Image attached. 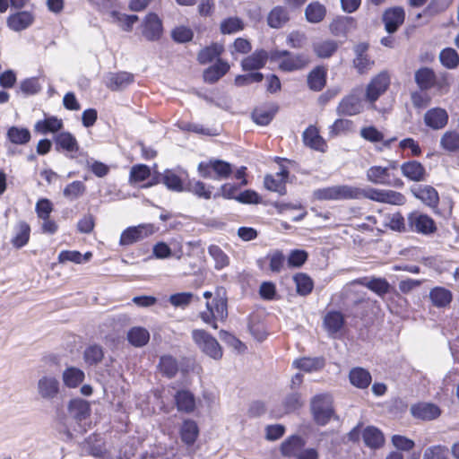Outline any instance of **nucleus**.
I'll return each instance as SVG.
<instances>
[{
    "instance_id": "56",
    "label": "nucleus",
    "mask_w": 459,
    "mask_h": 459,
    "mask_svg": "<svg viewBox=\"0 0 459 459\" xmlns=\"http://www.w3.org/2000/svg\"><path fill=\"white\" fill-rule=\"evenodd\" d=\"M264 187L272 192H276L280 195H285L287 194L286 184L283 179H280L279 178L267 174L264 178Z\"/></svg>"
},
{
    "instance_id": "4",
    "label": "nucleus",
    "mask_w": 459,
    "mask_h": 459,
    "mask_svg": "<svg viewBox=\"0 0 459 459\" xmlns=\"http://www.w3.org/2000/svg\"><path fill=\"white\" fill-rule=\"evenodd\" d=\"M407 221L409 222V232L429 236L437 230L434 219L420 211L411 212L407 215Z\"/></svg>"
},
{
    "instance_id": "42",
    "label": "nucleus",
    "mask_w": 459,
    "mask_h": 459,
    "mask_svg": "<svg viewBox=\"0 0 459 459\" xmlns=\"http://www.w3.org/2000/svg\"><path fill=\"white\" fill-rule=\"evenodd\" d=\"M6 136L12 143L18 145L27 144L31 139V134L28 128L16 126L8 128Z\"/></svg>"
},
{
    "instance_id": "31",
    "label": "nucleus",
    "mask_w": 459,
    "mask_h": 459,
    "mask_svg": "<svg viewBox=\"0 0 459 459\" xmlns=\"http://www.w3.org/2000/svg\"><path fill=\"white\" fill-rule=\"evenodd\" d=\"M292 366L305 372L318 371L325 368V359L324 357H303L295 359Z\"/></svg>"
},
{
    "instance_id": "14",
    "label": "nucleus",
    "mask_w": 459,
    "mask_h": 459,
    "mask_svg": "<svg viewBox=\"0 0 459 459\" xmlns=\"http://www.w3.org/2000/svg\"><path fill=\"white\" fill-rule=\"evenodd\" d=\"M369 44L368 42H360L353 47L355 57L352 61L353 66L358 73L362 74L371 69L375 62L370 59L368 55Z\"/></svg>"
},
{
    "instance_id": "40",
    "label": "nucleus",
    "mask_w": 459,
    "mask_h": 459,
    "mask_svg": "<svg viewBox=\"0 0 459 459\" xmlns=\"http://www.w3.org/2000/svg\"><path fill=\"white\" fill-rule=\"evenodd\" d=\"M324 325L331 334L336 333L344 326L345 318L340 311H330L324 318Z\"/></svg>"
},
{
    "instance_id": "51",
    "label": "nucleus",
    "mask_w": 459,
    "mask_h": 459,
    "mask_svg": "<svg viewBox=\"0 0 459 459\" xmlns=\"http://www.w3.org/2000/svg\"><path fill=\"white\" fill-rule=\"evenodd\" d=\"M159 368L163 376L168 378H173L179 369L178 360L171 355L160 357Z\"/></svg>"
},
{
    "instance_id": "17",
    "label": "nucleus",
    "mask_w": 459,
    "mask_h": 459,
    "mask_svg": "<svg viewBox=\"0 0 459 459\" xmlns=\"http://www.w3.org/2000/svg\"><path fill=\"white\" fill-rule=\"evenodd\" d=\"M411 413L415 419L422 420H432L441 414L440 408L430 403H419L411 405Z\"/></svg>"
},
{
    "instance_id": "7",
    "label": "nucleus",
    "mask_w": 459,
    "mask_h": 459,
    "mask_svg": "<svg viewBox=\"0 0 459 459\" xmlns=\"http://www.w3.org/2000/svg\"><path fill=\"white\" fill-rule=\"evenodd\" d=\"M361 90L354 89L350 94L342 98L336 108V113L340 117H351L362 111Z\"/></svg>"
},
{
    "instance_id": "12",
    "label": "nucleus",
    "mask_w": 459,
    "mask_h": 459,
    "mask_svg": "<svg viewBox=\"0 0 459 459\" xmlns=\"http://www.w3.org/2000/svg\"><path fill=\"white\" fill-rule=\"evenodd\" d=\"M404 20L405 12L402 6L387 8L382 15L385 30L389 34L396 32L400 26L404 22Z\"/></svg>"
},
{
    "instance_id": "1",
    "label": "nucleus",
    "mask_w": 459,
    "mask_h": 459,
    "mask_svg": "<svg viewBox=\"0 0 459 459\" xmlns=\"http://www.w3.org/2000/svg\"><path fill=\"white\" fill-rule=\"evenodd\" d=\"M91 412V403L82 398H74L68 402L67 415L63 411L56 409V420L64 429L59 431L60 433L64 432L65 440L73 438V433L69 429L73 424H76L79 428V429H74V430L78 432L85 431L82 422L90 418Z\"/></svg>"
},
{
    "instance_id": "50",
    "label": "nucleus",
    "mask_w": 459,
    "mask_h": 459,
    "mask_svg": "<svg viewBox=\"0 0 459 459\" xmlns=\"http://www.w3.org/2000/svg\"><path fill=\"white\" fill-rule=\"evenodd\" d=\"M368 198L369 200L383 203L384 199V190L368 187L365 189L352 186V195L351 199H361Z\"/></svg>"
},
{
    "instance_id": "2",
    "label": "nucleus",
    "mask_w": 459,
    "mask_h": 459,
    "mask_svg": "<svg viewBox=\"0 0 459 459\" xmlns=\"http://www.w3.org/2000/svg\"><path fill=\"white\" fill-rule=\"evenodd\" d=\"M192 339L195 345L206 356L219 360L222 358V348L218 341L208 332L203 329H195L192 331Z\"/></svg>"
},
{
    "instance_id": "63",
    "label": "nucleus",
    "mask_w": 459,
    "mask_h": 459,
    "mask_svg": "<svg viewBox=\"0 0 459 459\" xmlns=\"http://www.w3.org/2000/svg\"><path fill=\"white\" fill-rule=\"evenodd\" d=\"M282 404L286 413L293 412L303 406L302 396L298 392L290 393L286 395Z\"/></svg>"
},
{
    "instance_id": "13",
    "label": "nucleus",
    "mask_w": 459,
    "mask_h": 459,
    "mask_svg": "<svg viewBox=\"0 0 459 459\" xmlns=\"http://www.w3.org/2000/svg\"><path fill=\"white\" fill-rule=\"evenodd\" d=\"M358 27L357 20L352 16L338 15L329 24L330 32L335 37L347 38L348 34Z\"/></svg>"
},
{
    "instance_id": "44",
    "label": "nucleus",
    "mask_w": 459,
    "mask_h": 459,
    "mask_svg": "<svg viewBox=\"0 0 459 459\" xmlns=\"http://www.w3.org/2000/svg\"><path fill=\"white\" fill-rule=\"evenodd\" d=\"M15 230L16 234L12 238L11 243L15 248L19 249L23 247L29 242L30 227L26 221H21L16 225Z\"/></svg>"
},
{
    "instance_id": "28",
    "label": "nucleus",
    "mask_w": 459,
    "mask_h": 459,
    "mask_svg": "<svg viewBox=\"0 0 459 459\" xmlns=\"http://www.w3.org/2000/svg\"><path fill=\"white\" fill-rule=\"evenodd\" d=\"M309 63L308 56L304 53L294 54L290 58H284L279 64V69L283 72H293L304 69Z\"/></svg>"
},
{
    "instance_id": "20",
    "label": "nucleus",
    "mask_w": 459,
    "mask_h": 459,
    "mask_svg": "<svg viewBox=\"0 0 459 459\" xmlns=\"http://www.w3.org/2000/svg\"><path fill=\"white\" fill-rule=\"evenodd\" d=\"M448 122L447 112L441 108L429 109L424 115V123L427 126L438 130L444 128Z\"/></svg>"
},
{
    "instance_id": "15",
    "label": "nucleus",
    "mask_w": 459,
    "mask_h": 459,
    "mask_svg": "<svg viewBox=\"0 0 459 459\" xmlns=\"http://www.w3.org/2000/svg\"><path fill=\"white\" fill-rule=\"evenodd\" d=\"M410 191L415 198L420 200L425 205L430 208L437 207L439 204V195L437 191L432 186H412L410 188Z\"/></svg>"
},
{
    "instance_id": "9",
    "label": "nucleus",
    "mask_w": 459,
    "mask_h": 459,
    "mask_svg": "<svg viewBox=\"0 0 459 459\" xmlns=\"http://www.w3.org/2000/svg\"><path fill=\"white\" fill-rule=\"evenodd\" d=\"M142 35L148 41H158L163 34L162 21L155 13H149L142 24Z\"/></svg>"
},
{
    "instance_id": "16",
    "label": "nucleus",
    "mask_w": 459,
    "mask_h": 459,
    "mask_svg": "<svg viewBox=\"0 0 459 459\" xmlns=\"http://www.w3.org/2000/svg\"><path fill=\"white\" fill-rule=\"evenodd\" d=\"M356 284L365 286L371 291L375 292L379 297L383 298L385 294L390 293L393 290L390 283L385 278L372 277H362L355 280Z\"/></svg>"
},
{
    "instance_id": "58",
    "label": "nucleus",
    "mask_w": 459,
    "mask_h": 459,
    "mask_svg": "<svg viewBox=\"0 0 459 459\" xmlns=\"http://www.w3.org/2000/svg\"><path fill=\"white\" fill-rule=\"evenodd\" d=\"M390 230L405 233L409 232V222L406 221L401 212H395L389 215V222L385 224Z\"/></svg>"
},
{
    "instance_id": "57",
    "label": "nucleus",
    "mask_w": 459,
    "mask_h": 459,
    "mask_svg": "<svg viewBox=\"0 0 459 459\" xmlns=\"http://www.w3.org/2000/svg\"><path fill=\"white\" fill-rule=\"evenodd\" d=\"M353 129V122L346 118H338L329 127V136L336 137L342 134H348Z\"/></svg>"
},
{
    "instance_id": "29",
    "label": "nucleus",
    "mask_w": 459,
    "mask_h": 459,
    "mask_svg": "<svg viewBox=\"0 0 459 459\" xmlns=\"http://www.w3.org/2000/svg\"><path fill=\"white\" fill-rule=\"evenodd\" d=\"M55 148L57 152L65 151L69 152H77L79 149L76 138L69 132H61L55 134L53 138Z\"/></svg>"
},
{
    "instance_id": "43",
    "label": "nucleus",
    "mask_w": 459,
    "mask_h": 459,
    "mask_svg": "<svg viewBox=\"0 0 459 459\" xmlns=\"http://www.w3.org/2000/svg\"><path fill=\"white\" fill-rule=\"evenodd\" d=\"M199 434V429L196 422L193 420H186L183 421V424L180 429V436L182 441L188 445L192 446L196 441V438Z\"/></svg>"
},
{
    "instance_id": "26",
    "label": "nucleus",
    "mask_w": 459,
    "mask_h": 459,
    "mask_svg": "<svg viewBox=\"0 0 459 459\" xmlns=\"http://www.w3.org/2000/svg\"><path fill=\"white\" fill-rule=\"evenodd\" d=\"M278 111L279 106L275 103H271L268 108L263 107L255 108L251 113V117L256 125L267 126L273 121Z\"/></svg>"
},
{
    "instance_id": "47",
    "label": "nucleus",
    "mask_w": 459,
    "mask_h": 459,
    "mask_svg": "<svg viewBox=\"0 0 459 459\" xmlns=\"http://www.w3.org/2000/svg\"><path fill=\"white\" fill-rule=\"evenodd\" d=\"M296 284V291L299 296L309 295L314 289V281L305 273H298L293 276Z\"/></svg>"
},
{
    "instance_id": "21",
    "label": "nucleus",
    "mask_w": 459,
    "mask_h": 459,
    "mask_svg": "<svg viewBox=\"0 0 459 459\" xmlns=\"http://www.w3.org/2000/svg\"><path fill=\"white\" fill-rule=\"evenodd\" d=\"M402 174L409 180L420 182L426 179L425 167L417 160H409L401 165Z\"/></svg>"
},
{
    "instance_id": "22",
    "label": "nucleus",
    "mask_w": 459,
    "mask_h": 459,
    "mask_svg": "<svg viewBox=\"0 0 459 459\" xmlns=\"http://www.w3.org/2000/svg\"><path fill=\"white\" fill-rule=\"evenodd\" d=\"M305 445L306 441L301 436L291 435L281 444V455L287 458L296 457Z\"/></svg>"
},
{
    "instance_id": "55",
    "label": "nucleus",
    "mask_w": 459,
    "mask_h": 459,
    "mask_svg": "<svg viewBox=\"0 0 459 459\" xmlns=\"http://www.w3.org/2000/svg\"><path fill=\"white\" fill-rule=\"evenodd\" d=\"M242 19L235 16L224 19L221 22L220 30L222 34H232L244 30Z\"/></svg>"
},
{
    "instance_id": "35",
    "label": "nucleus",
    "mask_w": 459,
    "mask_h": 459,
    "mask_svg": "<svg viewBox=\"0 0 459 459\" xmlns=\"http://www.w3.org/2000/svg\"><path fill=\"white\" fill-rule=\"evenodd\" d=\"M85 378L84 372L76 367H67L62 373L64 385L68 388L78 387Z\"/></svg>"
},
{
    "instance_id": "37",
    "label": "nucleus",
    "mask_w": 459,
    "mask_h": 459,
    "mask_svg": "<svg viewBox=\"0 0 459 459\" xmlns=\"http://www.w3.org/2000/svg\"><path fill=\"white\" fill-rule=\"evenodd\" d=\"M64 127L63 121L56 117H48L43 120H39L35 124L36 132L47 134L49 133L57 134Z\"/></svg>"
},
{
    "instance_id": "33",
    "label": "nucleus",
    "mask_w": 459,
    "mask_h": 459,
    "mask_svg": "<svg viewBox=\"0 0 459 459\" xmlns=\"http://www.w3.org/2000/svg\"><path fill=\"white\" fill-rule=\"evenodd\" d=\"M175 402L179 411L191 413L195 409V398L189 390H179L175 394Z\"/></svg>"
},
{
    "instance_id": "45",
    "label": "nucleus",
    "mask_w": 459,
    "mask_h": 459,
    "mask_svg": "<svg viewBox=\"0 0 459 459\" xmlns=\"http://www.w3.org/2000/svg\"><path fill=\"white\" fill-rule=\"evenodd\" d=\"M214 304V315L224 320L228 316V300L226 290L223 287H218L215 291V298L212 300Z\"/></svg>"
},
{
    "instance_id": "39",
    "label": "nucleus",
    "mask_w": 459,
    "mask_h": 459,
    "mask_svg": "<svg viewBox=\"0 0 459 459\" xmlns=\"http://www.w3.org/2000/svg\"><path fill=\"white\" fill-rule=\"evenodd\" d=\"M389 177V168L372 166L367 170L368 180L377 185L390 186Z\"/></svg>"
},
{
    "instance_id": "3",
    "label": "nucleus",
    "mask_w": 459,
    "mask_h": 459,
    "mask_svg": "<svg viewBox=\"0 0 459 459\" xmlns=\"http://www.w3.org/2000/svg\"><path fill=\"white\" fill-rule=\"evenodd\" d=\"M310 410L317 425H326L334 413L332 406V397L327 394L315 395L311 400Z\"/></svg>"
},
{
    "instance_id": "5",
    "label": "nucleus",
    "mask_w": 459,
    "mask_h": 459,
    "mask_svg": "<svg viewBox=\"0 0 459 459\" xmlns=\"http://www.w3.org/2000/svg\"><path fill=\"white\" fill-rule=\"evenodd\" d=\"M37 393L41 400L54 403L61 395V384L56 377L45 375L37 382Z\"/></svg>"
},
{
    "instance_id": "25",
    "label": "nucleus",
    "mask_w": 459,
    "mask_h": 459,
    "mask_svg": "<svg viewBox=\"0 0 459 459\" xmlns=\"http://www.w3.org/2000/svg\"><path fill=\"white\" fill-rule=\"evenodd\" d=\"M362 439L367 447L379 449L385 444L383 432L375 426H368L362 431Z\"/></svg>"
},
{
    "instance_id": "61",
    "label": "nucleus",
    "mask_w": 459,
    "mask_h": 459,
    "mask_svg": "<svg viewBox=\"0 0 459 459\" xmlns=\"http://www.w3.org/2000/svg\"><path fill=\"white\" fill-rule=\"evenodd\" d=\"M104 353L101 346L91 345L84 351L83 358L87 364L92 366L99 364L103 359Z\"/></svg>"
},
{
    "instance_id": "54",
    "label": "nucleus",
    "mask_w": 459,
    "mask_h": 459,
    "mask_svg": "<svg viewBox=\"0 0 459 459\" xmlns=\"http://www.w3.org/2000/svg\"><path fill=\"white\" fill-rule=\"evenodd\" d=\"M208 253L215 262L216 270H221L230 264V257L219 246L211 245L208 247Z\"/></svg>"
},
{
    "instance_id": "18",
    "label": "nucleus",
    "mask_w": 459,
    "mask_h": 459,
    "mask_svg": "<svg viewBox=\"0 0 459 459\" xmlns=\"http://www.w3.org/2000/svg\"><path fill=\"white\" fill-rule=\"evenodd\" d=\"M230 69L229 63L221 58H218L215 63L204 71V81L209 84L217 82Z\"/></svg>"
},
{
    "instance_id": "49",
    "label": "nucleus",
    "mask_w": 459,
    "mask_h": 459,
    "mask_svg": "<svg viewBox=\"0 0 459 459\" xmlns=\"http://www.w3.org/2000/svg\"><path fill=\"white\" fill-rule=\"evenodd\" d=\"M150 340L149 332L141 326L131 328L127 333V341L134 347H143Z\"/></svg>"
},
{
    "instance_id": "41",
    "label": "nucleus",
    "mask_w": 459,
    "mask_h": 459,
    "mask_svg": "<svg viewBox=\"0 0 459 459\" xmlns=\"http://www.w3.org/2000/svg\"><path fill=\"white\" fill-rule=\"evenodd\" d=\"M134 82V75L127 72L111 74L107 86L111 91H119L126 88Z\"/></svg>"
},
{
    "instance_id": "64",
    "label": "nucleus",
    "mask_w": 459,
    "mask_h": 459,
    "mask_svg": "<svg viewBox=\"0 0 459 459\" xmlns=\"http://www.w3.org/2000/svg\"><path fill=\"white\" fill-rule=\"evenodd\" d=\"M307 258L308 254L307 251L303 249H294L288 255L287 264L290 268H299L307 262Z\"/></svg>"
},
{
    "instance_id": "10",
    "label": "nucleus",
    "mask_w": 459,
    "mask_h": 459,
    "mask_svg": "<svg viewBox=\"0 0 459 459\" xmlns=\"http://www.w3.org/2000/svg\"><path fill=\"white\" fill-rule=\"evenodd\" d=\"M153 232L154 227L152 224L128 227L122 232L119 243L121 246H129L151 236Z\"/></svg>"
},
{
    "instance_id": "62",
    "label": "nucleus",
    "mask_w": 459,
    "mask_h": 459,
    "mask_svg": "<svg viewBox=\"0 0 459 459\" xmlns=\"http://www.w3.org/2000/svg\"><path fill=\"white\" fill-rule=\"evenodd\" d=\"M449 449L443 445H435L425 449L423 459H448Z\"/></svg>"
},
{
    "instance_id": "27",
    "label": "nucleus",
    "mask_w": 459,
    "mask_h": 459,
    "mask_svg": "<svg viewBox=\"0 0 459 459\" xmlns=\"http://www.w3.org/2000/svg\"><path fill=\"white\" fill-rule=\"evenodd\" d=\"M348 377L350 383L359 389L368 388L372 382V376L370 372L361 367L352 368L350 370Z\"/></svg>"
},
{
    "instance_id": "36",
    "label": "nucleus",
    "mask_w": 459,
    "mask_h": 459,
    "mask_svg": "<svg viewBox=\"0 0 459 459\" xmlns=\"http://www.w3.org/2000/svg\"><path fill=\"white\" fill-rule=\"evenodd\" d=\"M186 182L182 176L177 175L171 169H166L163 173V184L166 187L174 192L186 191Z\"/></svg>"
},
{
    "instance_id": "60",
    "label": "nucleus",
    "mask_w": 459,
    "mask_h": 459,
    "mask_svg": "<svg viewBox=\"0 0 459 459\" xmlns=\"http://www.w3.org/2000/svg\"><path fill=\"white\" fill-rule=\"evenodd\" d=\"M111 14L112 17L120 23L123 30L127 32L133 30L134 24L139 20L136 14H126L117 11H113Z\"/></svg>"
},
{
    "instance_id": "48",
    "label": "nucleus",
    "mask_w": 459,
    "mask_h": 459,
    "mask_svg": "<svg viewBox=\"0 0 459 459\" xmlns=\"http://www.w3.org/2000/svg\"><path fill=\"white\" fill-rule=\"evenodd\" d=\"M326 15V8L319 2H312L306 7L305 16L308 22L318 23L322 22Z\"/></svg>"
},
{
    "instance_id": "53",
    "label": "nucleus",
    "mask_w": 459,
    "mask_h": 459,
    "mask_svg": "<svg viewBox=\"0 0 459 459\" xmlns=\"http://www.w3.org/2000/svg\"><path fill=\"white\" fill-rule=\"evenodd\" d=\"M439 60L442 65L447 69H455L459 65V55L452 48L442 49L439 54Z\"/></svg>"
},
{
    "instance_id": "59",
    "label": "nucleus",
    "mask_w": 459,
    "mask_h": 459,
    "mask_svg": "<svg viewBox=\"0 0 459 459\" xmlns=\"http://www.w3.org/2000/svg\"><path fill=\"white\" fill-rule=\"evenodd\" d=\"M443 149L448 152H457L459 150V133L455 131L446 132L440 140Z\"/></svg>"
},
{
    "instance_id": "8",
    "label": "nucleus",
    "mask_w": 459,
    "mask_h": 459,
    "mask_svg": "<svg viewBox=\"0 0 459 459\" xmlns=\"http://www.w3.org/2000/svg\"><path fill=\"white\" fill-rule=\"evenodd\" d=\"M352 195V186L341 185L318 188L313 192V197L319 201L350 200Z\"/></svg>"
},
{
    "instance_id": "34",
    "label": "nucleus",
    "mask_w": 459,
    "mask_h": 459,
    "mask_svg": "<svg viewBox=\"0 0 459 459\" xmlns=\"http://www.w3.org/2000/svg\"><path fill=\"white\" fill-rule=\"evenodd\" d=\"M327 70L321 65L315 67L307 75V85L310 90L320 91L326 84Z\"/></svg>"
},
{
    "instance_id": "52",
    "label": "nucleus",
    "mask_w": 459,
    "mask_h": 459,
    "mask_svg": "<svg viewBox=\"0 0 459 459\" xmlns=\"http://www.w3.org/2000/svg\"><path fill=\"white\" fill-rule=\"evenodd\" d=\"M338 43L333 39L325 40L313 45L316 55L320 58L331 57L338 49Z\"/></svg>"
},
{
    "instance_id": "23",
    "label": "nucleus",
    "mask_w": 459,
    "mask_h": 459,
    "mask_svg": "<svg viewBox=\"0 0 459 459\" xmlns=\"http://www.w3.org/2000/svg\"><path fill=\"white\" fill-rule=\"evenodd\" d=\"M414 79L421 91H429L435 86H438L434 70L427 66L418 69L415 72Z\"/></svg>"
},
{
    "instance_id": "46",
    "label": "nucleus",
    "mask_w": 459,
    "mask_h": 459,
    "mask_svg": "<svg viewBox=\"0 0 459 459\" xmlns=\"http://www.w3.org/2000/svg\"><path fill=\"white\" fill-rule=\"evenodd\" d=\"M289 13L282 6H275L267 16V24L273 29L281 28L289 21Z\"/></svg>"
},
{
    "instance_id": "38",
    "label": "nucleus",
    "mask_w": 459,
    "mask_h": 459,
    "mask_svg": "<svg viewBox=\"0 0 459 459\" xmlns=\"http://www.w3.org/2000/svg\"><path fill=\"white\" fill-rule=\"evenodd\" d=\"M303 142L305 145L319 152H325L324 146L325 142L323 137L318 134L316 127L310 126L303 132Z\"/></svg>"
},
{
    "instance_id": "19",
    "label": "nucleus",
    "mask_w": 459,
    "mask_h": 459,
    "mask_svg": "<svg viewBox=\"0 0 459 459\" xmlns=\"http://www.w3.org/2000/svg\"><path fill=\"white\" fill-rule=\"evenodd\" d=\"M269 59V53L264 49H256L248 56L241 61V67L243 71H255L264 67L267 60Z\"/></svg>"
},
{
    "instance_id": "11",
    "label": "nucleus",
    "mask_w": 459,
    "mask_h": 459,
    "mask_svg": "<svg viewBox=\"0 0 459 459\" xmlns=\"http://www.w3.org/2000/svg\"><path fill=\"white\" fill-rule=\"evenodd\" d=\"M390 85V77L386 72H381L372 78L366 89V99L373 103L386 91Z\"/></svg>"
},
{
    "instance_id": "30",
    "label": "nucleus",
    "mask_w": 459,
    "mask_h": 459,
    "mask_svg": "<svg viewBox=\"0 0 459 459\" xmlns=\"http://www.w3.org/2000/svg\"><path fill=\"white\" fill-rule=\"evenodd\" d=\"M429 299L432 305L437 308L448 307L453 300V293L445 287H434L429 291Z\"/></svg>"
},
{
    "instance_id": "32",
    "label": "nucleus",
    "mask_w": 459,
    "mask_h": 459,
    "mask_svg": "<svg viewBox=\"0 0 459 459\" xmlns=\"http://www.w3.org/2000/svg\"><path fill=\"white\" fill-rule=\"evenodd\" d=\"M224 52V47L218 43H212L202 48L197 54V61L200 65H207L220 58Z\"/></svg>"
},
{
    "instance_id": "6",
    "label": "nucleus",
    "mask_w": 459,
    "mask_h": 459,
    "mask_svg": "<svg viewBox=\"0 0 459 459\" xmlns=\"http://www.w3.org/2000/svg\"><path fill=\"white\" fill-rule=\"evenodd\" d=\"M198 171L204 178H212V171L216 174L217 178H228L233 172L232 165L220 159H211L208 162H200Z\"/></svg>"
},
{
    "instance_id": "24",
    "label": "nucleus",
    "mask_w": 459,
    "mask_h": 459,
    "mask_svg": "<svg viewBox=\"0 0 459 459\" xmlns=\"http://www.w3.org/2000/svg\"><path fill=\"white\" fill-rule=\"evenodd\" d=\"M33 22V14L27 11L17 12L7 18L8 27L14 31H21L27 29Z\"/></svg>"
}]
</instances>
